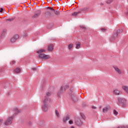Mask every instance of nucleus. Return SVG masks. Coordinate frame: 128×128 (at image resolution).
I'll return each mask as SVG.
<instances>
[{"label":"nucleus","mask_w":128,"mask_h":128,"mask_svg":"<svg viewBox=\"0 0 128 128\" xmlns=\"http://www.w3.org/2000/svg\"><path fill=\"white\" fill-rule=\"evenodd\" d=\"M117 104L118 106H121L122 108H126V100L122 98H118Z\"/></svg>","instance_id":"f257e3e1"},{"label":"nucleus","mask_w":128,"mask_h":128,"mask_svg":"<svg viewBox=\"0 0 128 128\" xmlns=\"http://www.w3.org/2000/svg\"><path fill=\"white\" fill-rule=\"evenodd\" d=\"M70 86L68 85H63L61 86L60 91L58 94V96H60V94H62L66 90H68Z\"/></svg>","instance_id":"f03ea898"},{"label":"nucleus","mask_w":128,"mask_h":128,"mask_svg":"<svg viewBox=\"0 0 128 128\" xmlns=\"http://www.w3.org/2000/svg\"><path fill=\"white\" fill-rule=\"evenodd\" d=\"M74 122L76 126H82V119L78 116H75L74 118Z\"/></svg>","instance_id":"7ed1b4c3"},{"label":"nucleus","mask_w":128,"mask_h":128,"mask_svg":"<svg viewBox=\"0 0 128 128\" xmlns=\"http://www.w3.org/2000/svg\"><path fill=\"white\" fill-rule=\"evenodd\" d=\"M38 58H40V60H48V58H50V56L43 53H40L38 54Z\"/></svg>","instance_id":"20e7f679"},{"label":"nucleus","mask_w":128,"mask_h":128,"mask_svg":"<svg viewBox=\"0 0 128 128\" xmlns=\"http://www.w3.org/2000/svg\"><path fill=\"white\" fill-rule=\"evenodd\" d=\"M70 96L73 102H78V99L76 97V93H74V90H72V93L70 94Z\"/></svg>","instance_id":"39448f33"},{"label":"nucleus","mask_w":128,"mask_h":128,"mask_svg":"<svg viewBox=\"0 0 128 128\" xmlns=\"http://www.w3.org/2000/svg\"><path fill=\"white\" fill-rule=\"evenodd\" d=\"M12 120H14V116L10 117L4 122L6 126H8L9 124H12Z\"/></svg>","instance_id":"423d86ee"},{"label":"nucleus","mask_w":128,"mask_h":128,"mask_svg":"<svg viewBox=\"0 0 128 128\" xmlns=\"http://www.w3.org/2000/svg\"><path fill=\"white\" fill-rule=\"evenodd\" d=\"M47 8L48 10H51V12H54L55 14L57 16H60V10H55L53 8H50V7H48Z\"/></svg>","instance_id":"0eeeda50"},{"label":"nucleus","mask_w":128,"mask_h":128,"mask_svg":"<svg viewBox=\"0 0 128 128\" xmlns=\"http://www.w3.org/2000/svg\"><path fill=\"white\" fill-rule=\"evenodd\" d=\"M20 38V35L16 34L14 35L10 40L11 42H16V40Z\"/></svg>","instance_id":"6e6552de"},{"label":"nucleus","mask_w":128,"mask_h":128,"mask_svg":"<svg viewBox=\"0 0 128 128\" xmlns=\"http://www.w3.org/2000/svg\"><path fill=\"white\" fill-rule=\"evenodd\" d=\"M118 38V36L114 32L112 36L110 38V42H114V40H116V38Z\"/></svg>","instance_id":"1a4fd4ad"},{"label":"nucleus","mask_w":128,"mask_h":128,"mask_svg":"<svg viewBox=\"0 0 128 128\" xmlns=\"http://www.w3.org/2000/svg\"><path fill=\"white\" fill-rule=\"evenodd\" d=\"M40 14H42V11H40V10H38L32 16V18H38V16H40Z\"/></svg>","instance_id":"9d476101"},{"label":"nucleus","mask_w":128,"mask_h":128,"mask_svg":"<svg viewBox=\"0 0 128 128\" xmlns=\"http://www.w3.org/2000/svg\"><path fill=\"white\" fill-rule=\"evenodd\" d=\"M44 106L42 107V110L44 112H48V104H43Z\"/></svg>","instance_id":"9b49d317"},{"label":"nucleus","mask_w":128,"mask_h":128,"mask_svg":"<svg viewBox=\"0 0 128 128\" xmlns=\"http://www.w3.org/2000/svg\"><path fill=\"white\" fill-rule=\"evenodd\" d=\"M44 14L46 18H50V16H52V11L50 10V11H48L46 12Z\"/></svg>","instance_id":"f8f14e48"},{"label":"nucleus","mask_w":128,"mask_h":128,"mask_svg":"<svg viewBox=\"0 0 128 128\" xmlns=\"http://www.w3.org/2000/svg\"><path fill=\"white\" fill-rule=\"evenodd\" d=\"M42 102L43 104H48V98L45 97V98L42 100Z\"/></svg>","instance_id":"ddd939ff"},{"label":"nucleus","mask_w":128,"mask_h":128,"mask_svg":"<svg viewBox=\"0 0 128 128\" xmlns=\"http://www.w3.org/2000/svg\"><path fill=\"white\" fill-rule=\"evenodd\" d=\"M113 92L114 94H116V96H120V90H118L116 89L113 90Z\"/></svg>","instance_id":"4468645a"},{"label":"nucleus","mask_w":128,"mask_h":128,"mask_svg":"<svg viewBox=\"0 0 128 128\" xmlns=\"http://www.w3.org/2000/svg\"><path fill=\"white\" fill-rule=\"evenodd\" d=\"M79 12H88V8L85 7L83 8H81L80 9V10Z\"/></svg>","instance_id":"2eb2a0df"},{"label":"nucleus","mask_w":128,"mask_h":128,"mask_svg":"<svg viewBox=\"0 0 128 128\" xmlns=\"http://www.w3.org/2000/svg\"><path fill=\"white\" fill-rule=\"evenodd\" d=\"M122 32H124V30L122 29L118 30L116 32H114V33L118 36L119 34H122Z\"/></svg>","instance_id":"dca6fc26"},{"label":"nucleus","mask_w":128,"mask_h":128,"mask_svg":"<svg viewBox=\"0 0 128 128\" xmlns=\"http://www.w3.org/2000/svg\"><path fill=\"white\" fill-rule=\"evenodd\" d=\"M70 116L69 115H67L65 118H64L63 119V122H66L68 120H70Z\"/></svg>","instance_id":"f3484780"},{"label":"nucleus","mask_w":128,"mask_h":128,"mask_svg":"<svg viewBox=\"0 0 128 128\" xmlns=\"http://www.w3.org/2000/svg\"><path fill=\"white\" fill-rule=\"evenodd\" d=\"M108 110H110V107H108V106L104 107L102 109V112H108Z\"/></svg>","instance_id":"a211bd4d"},{"label":"nucleus","mask_w":128,"mask_h":128,"mask_svg":"<svg viewBox=\"0 0 128 128\" xmlns=\"http://www.w3.org/2000/svg\"><path fill=\"white\" fill-rule=\"evenodd\" d=\"M114 70H115L116 72L118 73L119 74H122V71L120 68H118V67H114Z\"/></svg>","instance_id":"6ab92c4d"},{"label":"nucleus","mask_w":128,"mask_h":128,"mask_svg":"<svg viewBox=\"0 0 128 128\" xmlns=\"http://www.w3.org/2000/svg\"><path fill=\"white\" fill-rule=\"evenodd\" d=\"M14 72L16 74H18L22 70H20V68H17L14 70Z\"/></svg>","instance_id":"aec40b11"},{"label":"nucleus","mask_w":128,"mask_h":128,"mask_svg":"<svg viewBox=\"0 0 128 128\" xmlns=\"http://www.w3.org/2000/svg\"><path fill=\"white\" fill-rule=\"evenodd\" d=\"M13 110L15 114H18L20 112V110L18 109L14 108Z\"/></svg>","instance_id":"412c9836"},{"label":"nucleus","mask_w":128,"mask_h":128,"mask_svg":"<svg viewBox=\"0 0 128 128\" xmlns=\"http://www.w3.org/2000/svg\"><path fill=\"white\" fill-rule=\"evenodd\" d=\"M54 50V46L52 45H50L48 47V52H52Z\"/></svg>","instance_id":"4be33fe9"},{"label":"nucleus","mask_w":128,"mask_h":128,"mask_svg":"<svg viewBox=\"0 0 128 128\" xmlns=\"http://www.w3.org/2000/svg\"><path fill=\"white\" fill-rule=\"evenodd\" d=\"M76 48L78 49L80 48V42H76Z\"/></svg>","instance_id":"5701e85b"},{"label":"nucleus","mask_w":128,"mask_h":128,"mask_svg":"<svg viewBox=\"0 0 128 128\" xmlns=\"http://www.w3.org/2000/svg\"><path fill=\"white\" fill-rule=\"evenodd\" d=\"M55 114L57 116V118H60V112L58 110H55Z\"/></svg>","instance_id":"b1692460"},{"label":"nucleus","mask_w":128,"mask_h":128,"mask_svg":"<svg viewBox=\"0 0 128 128\" xmlns=\"http://www.w3.org/2000/svg\"><path fill=\"white\" fill-rule=\"evenodd\" d=\"M46 52V50L44 49H42L37 51V54H42V52Z\"/></svg>","instance_id":"393cba45"},{"label":"nucleus","mask_w":128,"mask_h":128,"mask_svg":"<svg viewBox=\"0 0 128 128\" xmlns=\"http://www.w3.org/2000/svg\"><path fill=\"white\" fill-rule=\"evenodd\" d=\"M78 14H80V11H78V12H74L72 14V16H78Z\"/></svg>","instance_id":"a878e982"},{"label":"nucleus","mask_w":128,"mask_h":128,"mask_svg":"<svg viewBox=\"0 0 128 128\" xmlns=\"http://www.w3.org/2000/svg\"><path fill=\"white\" fill-rule=\"evenodd\" d=\"M52 96V93L50 92H46L45 98H48V96Z\"/></svg>","instance_id":"bb28decb"},{"label":"nucleus","mask_w":128,"mask_h":128,"mask_svg":"<svg viewBox=\"0 0 128 128\" xmlns=\"http://www.w3.org/2000/svg\"><path fill=\"white\" fill-rule=\"evenodd\" d=\"M122 88L126 92H128V87L126 86H122Z\"/></svg>","instance_id":"cd10ccee"},{"label":"nucleus","mask_w":128,"mask_h":128,"mask_svg":"<svg viewBox=\"0 0 128 128\" xmlns=\"http://www.w3.org/2000/svg\"><path fill=\"white\" fill-rule=\"evenodd\" d=\"M6 20L7 22H14V18H9L6 19Z\"/></svg>","instance_id":"c85d7f7f"},{"label":"nucleus","mask_w":128,"mask_h":128,"mask_svg":"<svg viewBox=\"0 0 128 128\" xmlns=\"http://www.w3.org/2000/svg\"><path fill=\"white\" fill-rule=\"evenodd\" d=\"M114 2V0H107L106 1V4H112Z\"/></svg>","instance_id":"c756f323"},{"label":"nucleus","mask_w":128,"mask_h":128,"mask_svg":"<svg viewBox=\"0 0 128 128\" xmlns=\"http://www.w3.org/2000/svg\"><path fill=\"white\" fill-rule=\"evenodd\" d=\"M80 28L81 30H86V26H80Z\"/></svg>","instance_id":"7c9ffc66"},{"label":"nucleus","mask_w":128,"mask_h":128,"mask_svg":"<svg viewBox=\"0 0 128 128\" xmlns=\"http://www.w3.org/2000/svg\"><path fill=\"white\" fill-rule=\"evenodd\" d=\"M114 114L115 116H118V112L116 110H114Z\"/></svg>","instance_id":"2f4dec72"},{"label":"nucleus","mask_w":128,"mask_h":128,"mask_svg":"<svg viewBox=\"0 0 128 128\" xmlns=\"http://www.w3.org/2000/svg\"><path fill=\"white\" fill-rule=\"evenodd\" d=\"M72 46H74V44H70L68 45V48L69 50H71L72 48Z\"/></svg>","instance_id":"473e14b6"},{"label":"nucleus","mask_w":128,"mask_h":128,"mask_svg":"<svg viewBox=\"0 0 128 128\" xmlns=\"http://www.w3.org/2000/svg\"><path fill=\"white\" fill-rule=\"evenodd\" d=\"M81 116L82 118H86V116H84V114L81 113Z\"/></svg>","instance_id":"72a5a7b5"},{"label":"nucleus","mask_w":128,"mask_h":128,"mask_svg":"<svg viewBox=\"0 0 128 128\" xmlns=\"http://www.w3.org/2000/svg\"><path fill=\"white\" fill-rule=\"evenodd\" d=\"M74 124V121H72V120H70L69 121V124Z\"/></svg>","instance_id":"f704fd0d"},{"label":"nucleus","mask_w":128,"mask_h":128,"mask_svg":"<svg viewBox=\"0 0 128 128\" xmlns=\"http://www.w3.org/2000/svg\"><path fill=\"white\" fill-rule=\"evenodd\" d=\"M4 120L2 119L0 120V126H2V124Z\"/></svg>","instance_id":"c9c22d12"},{"label":"nucleus","mask_w":128,"mask_h":128,"mask_svg":"<svg viewBox=\"0 0 128 128\" xmlns=\"http://www.w3.org/2000/svg\"><path fill=\"white\" fill-rule=\"evenodd\" d=\"M101 30L102 32H106V29L104 28H102Z\"/></svg>","instance_id":"e433bc0d"},{"label":"nucleus","mask_w":128,"mask_h":128,"mask_svg":"<svg viewBox=\"0 0 128 128\" xmlns=\"http://www.w3.org/2000/svg\"><path fill=\"white\" fill-rule=\"evenodd\" d=\"M32 70H34V72H36V68H32Z\"/></svg>","instance_id":"4c0bfd02"},{"label":"nucleus","mask_w":128,"mask_h":128,"mask_svg":"<svg viewBox=\"0 0 128 128\" xmlns=\"http://www.w3.org/2000/svg\"><path fill=\"white\" fill-rule=\"evenodd\" d=\"M117 128H128V126H120V127H118Z\"/></svg>","instance_id":"58836bf2"},{"label":"nucleus","mask_w":128,"mask_h":128,"mask_svg":"<svg viewBox=\"0 0 128 128\" xmlns=\"http://www.w3.org/2000/svg\"><path fill=\"white\" fill-rule=\"evenodd\" d=\"M0 12L2 13L4 12V8H0Z\"/></svg>","instance_id":"ea45409f"},{"label":"nucleus","mask_w":128,"mask_h":128,"mask_svg":"<svg viewBox=\"0 0 128 128\" xmlns=\"http://www.w3.org/2000/svg\"><path fill=\"white\" fill-rule=\"evenodd\" d=\"M11 64H12V66H14V64H16V62L12 61Z\"/></svg>","instance_id":"a19ab883"},{"label":"nucleus","mask_w":128,"mask_h":128,"mask_svg":"<svg viewBox=\"0 0 128 128\" xmlns=\"http://www.w3.org/2000/svg\"><path fill=\"white\" fill-rule=\"evenodd\" d=\"M92 110H96V106H92Z\"/></svg>","instance_id":"79ce46f5"},{"label":"nucleus","mask_w":128,"mask_h":128,"mask_svg":"<svg viewBox=\"0 0 128 128\" xmlns=\"http://www.w3.org/2000/svg\"><path fill=\"white\" fill-rule=\"evenodd\" d=\"M74 90V87H72L70 89V90L72 92V90Z\"/></svg>","instance_id":"37998d69"},{"label":"nucleus","mask_w":128,"mask_h":128,"mask_svg":"<svg viewBox=\"0 0 128 128\" xmlns=\"http://www.w3.org/2000/svg\"><path fill=\"white\" fill-rule=\"evenodd\" d=\"M42 124H44V122H41L40 123H39V124L40 126H42Z\"/></svg>","instance_id":"c03bdc74"},{"label":"nucleus","mask_w":128,"mask_h":128,"mask_svg":"<svg viewBox=\"0 0 128 128\" xmlns=\"http://www.w3.org/2000/svg\"><path fill=\"white\" fill-rule=\"evenodd\" d=\"M4 36V32L2 33V36H1V38L2 36Z\"/></svg>","instance_id":"a18cd8bd"},{"label":"nucleus","mask_w":128,"mask_h":128,"mask_svg":"<svg viewBox=\"0 0 128 128\" xmlns=\"http://www.w3.org/2000/svg\"><path fill=\"white\" fill-rule=\"evenodd\" d=\"M100 6H104V3L102 2L100 3Z\"/></svg>","instance_id":"49530a36"},{"label":"nucleus","mask_w":128,"mask_h":128,"mask_svg":"<svg viewBox=\"0 0 128 128\" xmlns=\"http://www.w3.org/2000/svg\"><path fill=\"white\" fill-rule=\"evenodd\" d=\"M42 84H44V80H43L42 81Z\"/></svg>","instance_id":"de8ad7c7"},{"label":"nucleus","mask_w":128,"mask_h":128,"mask_svg":"<svg viewBox=\"0 0 128 128\" xmlns=\"http://www.w3.org/2000/svg\"><path fill=\"white\" fill-rule=\"evenodd\" d=\"M0 72H2V68H0Z\"/></svg>","instance_id":"09e8293b"},{"label":"nucleus","mask_w":128,"mask_h":128,"mask_svg":"<svg viewBox=\"0 0 128 128\" xmlns=\"http://www.w3.org/2000/svg\"><path fill=\"white\" fill-rule=\"evenodd\" d=\"M70 128H74V126H72Z\"/></svg>","instance_id":"8fccbe9b"}]
</instances>
